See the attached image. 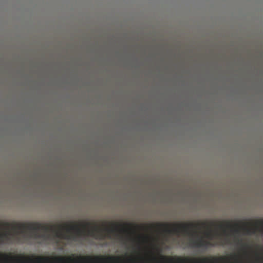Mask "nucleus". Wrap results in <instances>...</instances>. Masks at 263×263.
<instances>
[{
    "mask_svg": "<svg viewBox=\"0 0 263 263\" xmlns=\"http://www.w3.org/2000/svg\"><path fill=\"white\" fill-rule=\"evenodd\" d=\"M235 239L237 240L238 243H241L242 246H246L245 244L242 243V240H240V239H239L238 238H235Z\"/></svg>",
    "mask_w": 263,
    "mask_h": 263,
    "instance_id": "7ed1b4c3",
    "label": "nucleus"
},
{
    "mask_svg": "<svg viewBox=\"0 0 263 263\" xmlns=\"http://www.w3.org/2000/svg\"><path fill=\"white\" fill-rule=\"evenodd\" d=\"M241 223L242 225H240L238 222L232 224V221L230 220L221 221L219 224H217L213 221H210L209 223L206 222L187 223V235L192 237L198 236L197 232L194 231L195 229L204 228L209 230L205 233V235L206 238L210 240H205L202 237L195 239L192 238L190 240V244L192 247L196 248L207 247L217 245L218 244L217 242L211 241L215 236L218 235L217 233H213L211 230V227L214 226L222 229L224 235L227 234L226 228L232 229V231L236 234H239L240 230H242L246 234L251 235L254 234L258 230L259 227H261V232L263 233V220H257L253 223L242 221H241Z\"/></svg>",
    "mask_w": 263,
    "mask_h": 263,
    "instance_id": "f03ea898",
    "label": "nucleus"
},
{
    "mask_svg": "<svg viewBox=\"0 0 263 263\" xmlns=\"http://www.w3.org/2000/svg\"><path fill=\"white\" fill-rule=\"evenodd\" d=\"M139 237H142L143 239H147V237L145 236H140Z\"/></svg>",
    "mask_w": 263,
    "mask_h": 263,
    "instance_id": "20e7f679",
    "label": "nucleus"
},
{
    "mask_svg": "<svg viewBox=\"0 0 263 263\" xmlns=\"http://www.w3.org/2000/svg\"><path fill=\"white\" fill-rule=\"evenodd\" d=\"M160 260L119 256L76 255L68 256H12L11 254L0 253V263H190V257L161 255Z\"/></svg>",
    "mask_w": 263,
    "mask_h": 263,
    "instance_id": "f257e3e1",
    "label": "nucleus"
},
{
    "mask_svg": "<svg viewBox=\"0 0 263 263\" xmlns=\"http://www.w3.org/2000/svg\"><path fill=\"white\" fill-rule=\"evenodd\" d=\"M224 241L228 242L229 241H228V239H224Z\"/></svg>",
    "mask_w": 263,
    "mask_h": 263,
    "instance_id": "39448f33",
    "label": "nucleus"
}]
</instances>
